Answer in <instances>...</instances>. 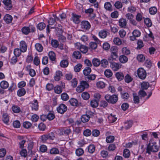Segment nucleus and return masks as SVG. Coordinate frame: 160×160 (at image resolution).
Returning a JSON list of instances; mask_svg holds the SVG:
<instances>
[{
  "label": "nucleus",
  "instance_id": "7c9ffc66",
  "mask_svg": "<svg viewBox=\"0 0 160 160\" xmlns=\"http://www.w3.org/2000/svg\"><path fill=\"white\" fill-rule=\"evenodd\" d=\"M2 120L4 123L7 124L9 122V119L8 115L5 113L3 115Z\"/></svg>",
  "mask_w": 160,
  "mask_h": 160
},
{
  "label": "nucleus",
  "instance_id": "bf43d9fd",
  "mask_svg": "<svg viewBox=\"0 0 160 160\" xmlns=\"http://www.w3.org/2000/svg\"><path fill=\"white\" fill-rule=\"evenodd\" d=\"M132 34L133 36L138 37L140 36L141 33L139 30H135L132 32Z\"/></svg>",
  "mask_w": 160,
  "mask_h": 160
},
{
  "label": "nucleus",
  "instance_id": "f257e3e1",
  "mask_svg": "<svg viewBox=\"0 0 160 160\" xmlns=\"http://www.w3.org/2000/svg\"><path fill=\"white\" fill-rule=\"evenodd\" d=\"M105 98L108 102L114 104L116 103L118 100V96L115 94L110 95L107 94L105 96Z\"/></svg>",
  "mask_w": 160,
  "mask_h": 160
},
{
  "label": "nucleus",
  "instance_id": "4d7b16f0",
  "mask_svg": "<svg viewBox=\"0 0 160 160\" xmlns=\"http://www.w3.org/2000/svg\"><path fill=\"white\" fill-rule=\"evenodd\" d=\"M133 100L135 103H138L139 102V98L136 94L133 93Z\"/></svg>",
  "mask_w": 160,
  "mask_h": 160
},
{
  "label": "nucleus",
  "instance_id": "0eeeda50",
  "mask_svg": "<svg viewBox=\"0 0 160 160\" xmlns=\"http://www.w3.org/2000/svg\"><path fill=\"white\" fill-rule=\"evenodd\" d=\"M81 27L82 29L88 30L90 28L91 25L89 22L86 21H84L81 22Z\"/></svg>",
  "mask_w": 160,
  "mask_h": 160
},
{
  "label": "nucleus",
  "instance_id": "a18cd8bd",
  "mask_svg": "<svg viewBox=\"0 0 160 160\" xmlns=\"http://www.w3.org/2000/svg\"><path fill=\"white\" fill-rule=\"evenodd\" d=\"M149 11L150 14H155L157 12V8L155 7H151L149 8Z\"/></svg>",
  "mask_w": 160,
  "mask_h": 160
},
{
  "label": "nucleus",
  "instance_id": "6e6d98bb",
  "mask_svg": "<svg viewBox=\"0 0 160 160\" xmlns=\"http://www.w3.org/2000/svg\"><path fill=\"white\" fill-rule=\"evenodd\" d=\"M79 49L81 52L83 53H86L88 51V48H87L85 46L83 45L80 46V47L79 48Z\"/></svg>",
  "mask_w": 160,
  "mask_h": 160
},
{
  "label": "nucleus",
  "instance_id": "864d4df0",
  "mask_svg": "<svg viewBox=\"0 0 160 160\" xmlns=\"http://www.w3.org/2000/svg\"><path fill=\"white\" fill-rule=\"evenodd\" d=\"M51 44L52 46L55 48H57L59 45V43L58 42L55 40H52L51 41Z\"/></svg>",
  "mask_w": 160,
  "mask_h": 160
},
{
  "label": "nucleus",
  "instance_id": "a19ab883",
  "mask_svg": "<svg viewBox=\"0 0 160 160\" xmlns=\"http://www.w3.org/2000/svg\"><path fill=\"white\" fill-rule=\"evenodd\" d=\"M54 90L55 92L57 94H60L61 93L62 91L61 87L59 86H57L55 87L54 88Z\"/></svg>",
  "mask_w": 160,
  "mask_h": 160
},
{
  "label": "nucleus",
  "instance_id": "6ab92c4d",
  "mask_svg": "<svg viewBox=\"0 0 160 160\" xmlns=\"http://www.w3.org/2000/svg\"><path fill=\"white\" fill-rule=\"evenodd\" d=\"M48 56L50 59L52 61L55 60L56 55L55 53L52 51H50L48 53Z\"/></svg>",
  "mask_w": 160,
  "mask_h": 160
},
{
  "label": "nucleus",
  "instance_id": "3c124183",
  "mask_svg": "<svg viewBox=\"0 0 160 160\" xmlns=\"http://www.w3.org/2000/svg\"><path fill=\"white\" fill-rule=\"evenodd\" d=\"M113 42L114 44L118 45H120L122 44V41L118 38H114L113 39Z\"/></svg>",
  "mask_w": 160,
  "mask_h": 160
},
{
  "label": "nucleus",
  "instance_id": "473e14b6",
  "mask_svg": "<svg viewBox=\"0 0 160 160\" xmlns=\"http://www.w3.org/2000/svg\"><path fill=\"white\" fill-rule=\"evenodd\" d=\"M70 104L73 106H77L78 105V101L75 98H72L69 101Z\"/></svg>",
  "mask_w": 160,
  "mask_h": 160
},
{
  "label": "nucleus",
  "instance_id": "4be33fe9",
  "mask_svg": "<svg viewBox=\"0 0 160 160\" xmlns=\"http://www.w3.org/2000/svg\"><path fill=\"white\" fill-rule=\"evenodd\" d=\"M35 48L39 52H42L43 49L42 45L39 43H37L35 45Z\"/></svg>",
  "mask_w": 160,
  "mask_h": 160
},
{
  "label": "nucleus",
  "instance_id": "9d476101",
  "mask_svg": "<svg viewBox=\"0 0 160 160\" xmlns=\"http://www.w3.org/2000/svg\"><path fill=\"white\" fill-rule=\"evenodd\" d=\"M110 67L114 71H118L121 68V66L119 64L115 62H111Z\"/></svg>",
  "mask_w": 160,
  "mask_h": 160
},
{
  "label": "nucleus",
  "instance_id": "2f4dec72",
  "mask_svg": "<svg viewBox=\"0 0 160 160\" xmlns=\"http://www.w3.org/2000/svg\"><path fill=\"white\" fill-rule=\"evenodd\" d=\"M68 64V62L66 60H63L60 63V66L62 68L67 67Z\"/></svg>",
  "mask_w": 160,
  "mask_h": 160
},
{
  "label": "nucleus",
  "instance_id": "4468645a",
  "mask_svg": "<svg viewBox=\"0 0 160 160\" xmlns=\"http://www.w3.org/2000/svg\"><path fill=\"white\" fill-rule=\"evenodd\" d=\"M120 62L122 63H124L127 62L128 60V58L125 55H121L119 58Z\"/></svg>",
  "mask_w": 160,
  "mask_h": 160
},
{
  "label": "nucleus",
  "instance_id": "f704fd0d",
  "mask_svg": "<svg viewBox=\"0 0 160 160\" xmlns=\"http://www.w3.org/2000/svg\"><path fill=\"white\" fill-rule=\"evenodd\" d=\"M84 153L83 150L81 148H78L76 150V154L78 156L82 155Z\"/></svg>",
  "mask_w": 160,
  "mask_h": 160
},
{
  "label": "nucleus",
  "instance_id": "39448f33",
  "mask_svg": "<svg viewBox=\"0 0 160 160\" xmlns=\"http://www.w3.org/2000/svg\"><path fill=\"white\" fill-rule=\"evenodd\" d=\"M67 106L63 104H61L59 107L57 108L58 112L61 113H64L67 110Z\"/></svg>",
  "mask_w": 160,
  "mask_h": 160
},
{
  "label": "nucleus",
  "instance_id": "c9c22d12",
  "mask_svg": "<svg viewBox=\"0 0 160 160\" xmlns=\"http://www.w3.org/2000/svg\"><path fill=\"white\" fill-rule=\"evenodd\" d=\"M91 71V70L90 68L86 67L83 70V72L85 75L87 76L89 75Z\"/></svg>",
  "mask_w": 160,
  "mask_h": 160
},
{
  "label": "nucleus",
  "instance_id": "58836bf2",
  "mask_svg": "<svg viewBox=\"0 0 160 160\" xmlns=\"http://www.w3.org/2000/svg\"><path fill=\"white\" fill-rule=\"evenodd\" d=\"M34 102V103L32 104V109L37 111L38 109V101L37 100H35Z\"/></svg>",
  "mask_w": 160,
  "mask_h": 160
},
{
  "label": "nucleus",
  "instance_id": "0e129e2a",
  "mask_svg": "<svg viewBox=\"0 0 160 160\" xmlns=\"http://www.w3.org/2000/svg\"><path fill=\"white\" fill-rule=\"evenodd\" d=\"M12 108L13 111L16 113H18L20 110V108L17 106H13Z\"/></svg>",
  "mask_w": 160,
  "mask_h": 160
},
{
  "label": "nucleus",
  "instance_id": "79ce46f5",
  "mask_svg": "<svg viewBox=\"0 0 160 160\" xmlns=\"http://www.w3.org/2000/svg\"><path fill=\"white\" fill-rule=\"evenodd\" d=\"M130 155V152L129 150L125 149L124 150L123 156L125 158H128Z\"/></svg>",
  "mask_w": 160,
  "mask_h": 160
},
{
  "label": "nucleus",
  "instance_id": "b1692460",
  "mask_svg": "<svg viewBox=\"0 0 160 160\" xmlns=\"http://www.w3.org/2000/svg\"><path fill=\"white\" fill-rule=\"evenodd\" d=\"M25 93V90L23 88L19 89L17 92V94L19 97L23 96Z\"/></svg>",
  "mask_w": 160,
  "mask_h": 160
},
{
  "label": "nucleus",
  "instance_id": "680f3d73",
  "mask_svg": "<svg viewBox=\"0 0 160 160\" xmlns=\"http://www.w3.org/2000/svg\"><path fill=\"white\" fill-rule=\"evenodd\" d=\"M13 125L14 128H20L21 125L20 123L18 120H16L14 121Z\"/></svg>",
  "mask_w": 160,
  "mask_h": 160
},
{
  "label": "nucleus",
  "instance_id": "423d86ee",
  "mask_svg": "<svg viewBox=\"0 0 160 160\" xmlns=\"http://www.w3.org/2000/svg\"><path fill=\"white\" fill-rule=\"evenodd\" d=\"M3 3L5 5V8L7 10H9L12 7V1L11 0H3Z\"/></svg>",
  "mask_w": 160,
  "mask_h": 160
},
{
  "label": "nucleus",
  "instance_id": "e433bc0d",
  "mask_svg": "<svg viewBox=\"0 0 160 160\" xmlns=\"http://www.w3.org/2000/svg\"><path fill=\"white\" fill-rule=\"evenodd\" d=\"M22 32L24 34L27 35L30 32V28L28 27H24L22 29Z\"/></svg>",
  "mask_w": 160,
  "mask_h": 160
},
{
  "label": "nucleus",
  "instance_id": "bb28decb",
  "mask_svg": "<svg viewBox=\"0 0 160 160\" xmlns=\"http://www.w3.org/2000/svg\"><path fill=\"white\" fill-rule=\"evenodd\" d=\"M73 55L77 59H79L81 58V54L80 52L78 51L74 52Z\"/></svg>",
  "mask_w": 160,
  "mask_h": 160
},
{
  "label": "nucleus",
  "instance_id": "f3484780",
  "mask_svg": "<svg viewBox=\"0 0 160 160\" xmlns=\"http://www.w3.org/2000/svg\"><path fill=\"white\" fill-rule=\"evenodd\" d=\"M8 82L5 81H2L0 83L1 88L3 89L7 88L8 87Z\"/></svg>",
  "mask_w": 160,
  "mask_h": 160
},
{
  "label": "nucleus",
  "instance_id": "4c0bfd02",
  "mask_svg": "<svg viewBox=\"0 0 160 160\" xmlns=\"http://www.w3.org/2000/svg\"><path fill=\"white\" fill-rule=\"evenodd\" d=\"M21 52H22V51L20 49L18 48L15 49L14 51V56L18 57L21 55Z\"/></svg>",
  "mask_w": 160,
  "mask_h": 160
},
{
  "label": "nucleus",
  "instance_id": "052dcab7",
  "mask_svg": "<svg viewBox=\"0 0 160 160\" xmlns=\"http://www.w3.org/2000/svg\"><path fill=\"white\" fill-rule=\"evenodd\" d=\"M122 51L123 53L127 55L129 54L130 53V50L126 47L123 48Z\"/></svg>",
  "mask_w": 160,
  "mask_h": 160
},
{
  "label": "nucleus",
  "instance_id": "13d9d810",
  "mask_svg": "<svg viewBox=\"0 0 160 160\" xmlns=\"http://www.w3.org/2000/svg\"><path fill=\"white\" fill-rule=\"evenodd\" d=\"M119 14L118 11H116L111 13V17L113 18H117Z\"/></svg>",
  "mask_w": 160,
  "mask_h": 160
},
{
  "label": "nucleus",
  "instance_id": "ddd939ff",
  "mask_svg": "<svg viewBox=\"0 0 160 160\" xmlns=\"http://www.w3.org/2000/svg\"><path fill=\"white\" fill-rule=\"evenodd\" d=\"M62 76V72L60 71H58L56 72V76L54 77V79L56 81H58Z\"/></svg>",
  "mask_w": 160,
  "mask_h": 160
},
{
  "label": "nucleus",
  "instance_id": "dca6fc26",
  "mask_svg": "<svg viewBox=\"0 0 160 160\" xmlns=\"http://www.w3.org/2000/svg\"><path fill=\"white\" fill-rule=\"evenodd\" d=\"M90 119V116L88 115H83L81 118V120L83 122H88Z\"/></svg>",
  "mask_w": 160,
  "mask_h": 160
},
{
  "label": "nucleus",
  "instance_id": "cd10ccee",
  "mask_svg": "<svg viewBox=\"0 0 160 160\" xmlns=\"http://www.w3.org/2000/svg\"><path fill=\"white\" fill-rule=\"evenodd\" d=\"M80 17L79 16H78L76 14L73 15L72 19L73 22L77 24L79 23L80 22L79 18Z\"/></svg>",
  "mask_w": 160,
  "mask_h": 160
},
{
  "label": "nucleus",
  "instance_id": "338daca9",
  "mask_svg": "<svg viewBox=\"0 0 160 160\" xmlns=\"http://www.w3.org/2000/svg\"><path fill=\"white\" fill-rule=\"evenodd\" d=\"M142 16L140 13H138L136 16V19L138 22H140L142 20Z\"/></svg>",
  "mask_w": 160,
  "mask_h": 160
},
{
  "label": "nucleus",
  "instance_id": "de8ad7c7",
  "mask_svg": "<svg viewBox=\"0 0 160 160\" xmlns=\"http://www.w3.org/2000/svg\"><path fill=\"white\" fill-rule=\"evenodd\" d=\"M149 86V83L148 82H143L141 84V87L142 89H147Z\"/></svg>",
  "mask_w": 160,
  "mask_h": 160
},
{
  "label": "nucleus",
  "instance_id": "5fc2aeb1",
  "mask_svg": "<svg viewBox=\"0 0 160 160\" xmlns=\"http://www.w3.org/2000/svg\"><path fill=\"white\" fill-rule=\"evenodd\" d=\"M50 152L51 154H57L59 153V150L56 148H53L51 149Z\"/></svg>",
  "mask_w": 160,
  "mask_h": 160
},
{
  "label": "nucleus",
  "instance_id": "49530a36",
  "mask_svg": "<svg viewBox=\"0 0 160 160\" xmlns=\"http://www.w3.org/2000/svg\"><path fill=\"white\" fill-rule=\"evenodd\" d=\"M46 27L45 24L43 22H41L37 25V28L39 30H41L43 29Z\"/></svg>",
  "mask_w": 160,
  "mask_h": 160
},
{
  "label": "nucleus",
  "instance_id": "393cba45",
  "mask_svg": "<svg viewBox=\"0 0 160 160\" xmlns=\"http://www.w3.org/2000/svg\"><path fill=\"white\" fill-rule=\"evenodd\" d=\"M99 36L101 38H105L107 35V32L105 30L100 31L99 33Z\"/></svg>",
  "mask_w": 160,
  "mask_h": 160
},
{
  "label": "nucleus",
  "instance_id": "a211bd4d",
  "mask_svg": "<svg viewBox=\"0 0 160 160\" xmlns=\"http://www.w3.org/2000/svg\"><path fill=\"white\" fill-rule=\"evenodd\" d=\"M104 6L105 8L107 10L111 11L112 10V6L109 2H105Z\"/></svg>",
  "mask_w": 160,
  "mask_h": 160
},
{
  "label": "nucleus",
  "instance_id": "1a4fd4ad",
  "mask_svg": "<svg viewBox=\"0 0 160 160\" xmlns=\"http://www.w3.org/2000/svg\"><path fill=\"white\" fill-rule=\"evenodd\" d=\"M119 26L122 28H125L127 25V21L125 19L120 18L118 21Z\"/></svg>",
  "mask_w": 160,
  "mask_h": 160
},
{
  "label": "nucleus",
  "instance_id": "412c9836",
  "mask_svg": "<svg viewBox=\"0 0 160 160\" xmlns=\"http://www.w3.org/2000/svg\"><path fill=\"white\" fill-rule=\"evenodd\" d=\"M90 105L92 107L95 108L97 107L98 105V100H92L90 102Z\"/></svg>",
  "mask_w": 160,
  "mask_h": 160
},
{
  "label": "nucleus",
  "instance_id": "f03ea898",
  "mask_svg": "<svg viewBox=\"0 0 160 160\" xmlns=\"http://www.w3.org/2000/svg\"><path fill=\"white\" fill-rule=\"evenodd\" d=\"M89 87V85L87 82L82 81L80 82V85L76 88V91L78 92H81L85 88H88Z\"/></svg>",
  "mask_w": 160,
  "mask_h": 160
},
{
  "label": "nucleus",
  "instance_id": "09e8293b",
  "mask_svg": "<svg viewBox=\"0 0 160 160\" xmlns=\"http://www.w3.org/2000/svg\"><path fill=\"white\" fill-rule=\"evenodd\" d=\"M97 86L98 88H102L105 86V83L102 81H99L97 83Z\"/></svg>",
  "mask_w": 160,
  "mask_h": 160
},
{
  "label": "nucleus",
  "instance_id": "9b49d317",
  "mask_svg": "<svg viewBox=\"0 0 160 160\" xmlns=\"http://www.w3.org/2000/svg\"><path fill=\"white\" fill-rule=\"evenodd\" d=\"M12 17L8 14H6L4 16L3 19L7 23H11L12 20Z\"/></svg>",
  "mask_w": 160,
  "mask_h": 160
},
{
  "label": "nucleus",
  "instance_id": "2eb2a0df",
  "mask_svg": "<svg viewBox=\"0 0 160 160\" xmlns=\"http://www.w3.org/2000/svg\"><path fill=\"white\" fill-rule=\"evenodd\" d=\"M116 78L119 81H121L124 78L123 74L120 72H118L115 74Z\"/></svg>",
  "mask_w": 160,
  "mask_h": 160
},
{
  "label": "nucleus",
  "instance_id": "69168bd1",
  "mask_svg": "<svg viewBox=\"0 0 160 160\" xmlns=\"http://www.w3.org/2000/svg\"><path fill=\"white\" fill-rule=\"evenodd\" d=\"M95 150V147L93 145H91L88 147V151L91 153H92Z\"/></svg>",
  "mask_w": 160,
  "mask_h": 160
},
{
  "label": "nucleus",
  "instance_id": "72a5a7b5",
  "mask_svg": "<svg viewBox=\"0 0 160 160\" xmlns=\"http://www.w3.org/2000/svg\"><path fill=\"white\" fill-rule=\"evenodd\" d=\"M125 82L129 83L132 80V78L129 75L127 74L124 78Z\"/></svg>",
  "mask_w": 160,
  "mask_h": 160
},
{
  "label": "nucleus",
  "instance_id": "f8f14e48",
  "mask_svg": "<svg viewBox=\"0 0 160 160\" xmlns=\"http://www.w3.org/2000/svg\"><path fill=\"white\" fill-rule=\"evenodd\" d=\"M118 52H111L110 56L108 58V60L111 62L113 60H115L118 57Z\"/></svg>",
  "mask_w": 160,
  "mask_h": 160
},
{
  "label": "nucleus",
  "instance_id": "c756f323",
  "mask_svg": "<svg viewBox=\"0 0 160 160\" xmlns=\"http://www.w3.org/2000/svg\"><path fill=\"white\" fill-rule=\"evenodd\" d=\"M108 61L105 59H103L100 61V64L102 66L105 68L108 64Z\"/></svg>",
  "mask_w": 160,
  "mask_h": 160
},
{
  "label": "nucleus",
  "instance_id": "5701e85b",
  "mask_svg": "<svg viewBox=\"0 0 160 160\" xmlns=\"http://www.w3.org/2000/svg\"><path fill=\"white\" fill-rule=\"evenodd\" d=\"M133 122L132 121H129L125 122V128L126 129H128L131 128L133 124Z\"/></svg>",
  "mask_w": 160,
  "mask_h": 160
},
{
  "label": "nucleus",
  "instance_id": "ea45409f",
  "mask_svg": "<svg viewBox=\"0 0 160 160\" xmlns=\"http://www.w3.org/2000/svg\"><path fill=\"white\" fill-rule=\"evenodd\" d=\"M82 98L85 100H88L90 98V95L87 92H84L82 94Z\"/></svg>",
  "mask_w": 160,
  "mask_h": 160
},
{
  "label": "nucleus",
  "instance_id": "603ef678",
  "mask_svg": "<svg viewBox=\"0 0 160 160\" xmlns=\"http://www.w3.org/2000/svg\"><path fill=\"white\" fill-rule=\"evenodd\" d=\"M61 99L63 101H67L69 99L68 95L66 93H62L61 95Z\"/></svg>",
  "mask_w": 160,
  "mask_h": 160
},
{
  "label": "nucleus",
  "instance_id": "a878e982",
  "mask_svg": "<svg viewBox=\"0 0 160 160\" xmlns=\"http://www.w3.org/2000/svg\"><path fill=\"white\" fill-rule=\"evenodd\" d=\"M92 63L94 66L98 67L100 64V61L98 59L95 58L92 60Z\"/></svg>",
  "mask_w": 160,
  "mask_h": 160
},
{
  "label": "nucleus",
  "instance_id": "774afa93",
  "mask_svg": "<svg viewBox=\"0 0 160 160\" xmlns=\"http://www.w3.org/2000/svg\"><path fill=\"white\" fill-rule=\"evenodd\" d=\"M100 105L101 107L105 108L108 105V102L104 100H102L100 102Z\"/></svg>",
  "mask_w": 160,
  "mask_h": 160
},
{
  "label": "nucleus",
  "instance_id": "8fccbe9b",
  "mask_svg": "<svg viewBox=\"0 0 160 160\" xmlns=\"http://www.w3.org/2000/svg\"><path fill=\"white\" fill-rule=\"evenodd\" d=\"M137 59L139 62H142L145 60V57L142 54H139L137 56Z\"/></svg>",
  "mask_w": 160,
  "mask_h": 160
},
{
  "label": "nucleus",
  "instance_id": "c85d7f7f",
  "mask_svg": "<svg viewBox=\"0 0 160 160\" xmlns=\"http://www.w3.org/2000/svg\"><path fill=\"white\" fill-rule=\"evenodd\" d=\"M104 75L107 78H110L112 75V73L111 70L106 69L104 72Z\"/></svg>",
  "mask_w": 160,
  "mask_h": 160
},
{
  "label": "nucleus",
  "instance_id": "c03bdc74",
  "mask_svg": "<svg viewBox=\"0 0 160 160\" xmlns=\"http://www.w3.org/2000/svg\"><path fill=\"white\" fill-rule=\"evenodd\" d=\"M114 137L113 136H109L106 138V141L107 143H111L114 141Z\"/></svg>",
  "mask_w": 160,
  "mask_h": 160
},
{
  "label": "nucleus",
  "instance_id": "20e7f679",
  "mask_svg": "<svg viewBox=\"0 0 160 160\" xmlns=\"http://www.w3.org/2000/svg\"><path fill=\"white\" fill-rule=\"evenodd\" d=\"M137 74L139 78L142 79H144L146 78V72L143 68H139L137 70Z\"/></svg>",
  "mask_w": 160,
  "mask_h": 160
},
{
  "label": "nucleus",
  "instance_id": "37998d69",
  "mask_svg": "<svg viewBox=\"0 0 160 160\" xmlns=\"http://www.w3.org/2000/svg\"><path fill=\"white\" fill-rule=\"evenodd\" d=\"M144 23L148 27H150L152 25L151 20L149 18H146L144 19Z\"/></svg>",
  "mask_w": 160,
  "mask_h": 160
},
{
  "label": "nucleus",
  "instance_id": "aec40b11",
  "mask_svg": "<svg viewBox=\"0 0 160 160\" xmlns=\"http://www.w3.org/2000/svg\"><path fill=\"white\" fill-rule=\"evenodd\" d=\"M87 76L85 77L86 80H87V82H89V81L93 80L96 78V76L95 75L92 74L90 75H88L86 76Z\"/></svg>",
  "mask_w": 160,
  "mask_h": 160
},
{
  "label": "nucleus",
  "instance_id": "6e6552de",
  "mask_svg": "<svg viewBox=\"0 0 160 160\" xmlns=\"http://www.w3.org/2000/svg\"><path fill=\"white\" fill-rule=\"evenodd\" d=\"M27 47V44L24 41H22L20 42V49L22 52H25L26 51Z\"/></svg>",
  "mask_w": 160,
  "mask_h": 160
},
{
  "label": "nucleus",
  "instance_id": "e2e57ef3",
  "mask_svg": "<svg viewBox=\"0 0 160 160\" xmlns=\"http://www.w3.org/2000/svg\"><path fill=\"white\" fill-rule=\"evenodd\" d=\"M17 57L14 56L12 57L10 61V63L13 64H14L17 62Z\"/></svg>",
  "mask_w": 160,
  "mask_h": 160
},
{
  "label": "nucleus",
  "instance_id": "7ed1b4c3",
  "mask_svg": "<svg viewBox=\"0 0 160 160\" xmlns=\"http://www.w3.org/2000/svg\"><path fill=\"white\" fill-rule=\"evenodd\" d=\"M158 150V146L154 145H151L150 143H149L147 147L146 152L150 154L151 152H156Z\"/></svg>",
  "mask_w": 160,
  "mask_h": 160
}]
</instances>
